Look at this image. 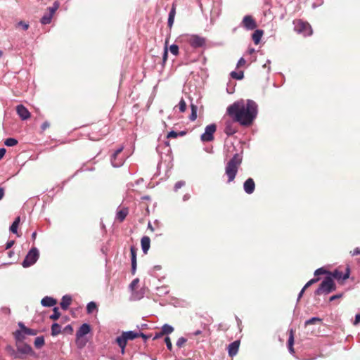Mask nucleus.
Listing matches in <instances>:
<instances>
[{
    "label": "nucleus",
    "mask_w": 360,
    "mask_h": 360,
    "mask_svg": "<svg viewBox=\"0 0 360 360\" xmlns=\"http://www.w3.org/2000/svg\"><path fill=\"white\" fill-rule=\"evenodd\" d=\"M150 239L148 236H143L141 240V245L142 251L143 253L146 254L150 248Z\"/></svg>",
    "instance_id": "23"
},
{
    "label": "nucleus",
    "mask_w": 360,
    "mask_h": 360,
    "mask_svg": "<svg viewBox=\"0 0 360 360\" xmlns=\"http://www.w3.org/2000/svg\"><path fill=\"white\" fill-rule=\"evenodd\" d=\"M97 309V305L96 302L91 301L89 302L86 305V312L87 314H92L94 310Z\"/></svg>",
    "instance_id": "36"
},
{
    "label": "nucleus",
    "mask_w": 360,
    "mask_h": 360,
    "mask_svg": "<svg viewBox=\"0 0 360 360\" xmlns=\"http://www.w3.org/2000/svg\"><path fill=\"white\" fill-rule=\"evenodd\" d=\"M342 297V293H340V294H337V295H332L330 299H329V301L330 302H332V301H334L337 299H339L340 297Z\"/></svg>",
    "instance_id": "57"
},
{
    "label": "nucleus",
    "mask_w": 360,
    "mask_h": 360,
    "mask_svg": "<svg viewBox=\"0 0 360 360\" xmlns=\"http://www.w3.org/2000/svg\"><path fill=\"white\" fill-rule=\"evenodd\" d=\"M41 304L44 307H53L56 304V300L53 297L46 296L41 300Z\"/></svg>",
    "instance_id": "25"
},
{
    "label": "nucleus",
    "mask_w": 360,
    "mask_h": 360,
    "mask_svg": "<svg viewBox=\"0 0 360 360\" xmlns=\"http://www.w3.org/2000/svg\"><path fill=\"white\" fill-rule=\"evenodd\" d=\"M124 149V146H121L118 148H117L114 153L112 154L110 158V162L114 167H120L123 165L125 158L123 155H120Z\"/></svg>",
    "instance_id": "7"
},
{
    "label": "nucleus",
    "mask_w": 360,
    "mask_h": 360,
    "mask_svg": "<svg viewBox=\"0 0 360 360\" xmlns=\"http://www.w3.org/2000/svg\"><path fill=\"white\" fill-rule=\"evenodd\" d=\"M235 122L234 119H228L224 121V132L228 137L233 136L238 131V127L235 124Z\"/></svg>",
    "instance_id": "10"
},
{
    "label": "nucleus",
    "mask_w": 360,
    "mask_h": 360,
    "mask_svg": "<svg viewBox=\"0 0 360 360\" xmlns=\"http://www.w3.org/2000/svg\"><path fill=\"white\" fill-rule=\"evenodd\" d=\"M294 345V334H293V330H290V335L288 340V349L290 354H295V350L293 348Z\"/></svg>",
    "instance_id": "24"
},
{
    "label": "nucleus",
    "mask_w": 360,
    "mask_h": 360,
    "mask_svg": "<svg viewBox=\"0 0 360 360\" xmlns=\"http://www.w3.org/2000/svg\"><path fill=\"white\" fill-rule=\"evenodd\" d=\"M227 113L243 127L252 124L258 114V105L255 101L248 99L246 103L240 100L230 105L226 110Z\"/></svg>",
    "instance_id": "1"
},
{
    "label": "nucleus",
    "mask_w": 360,
    "mask_h": 360,
    "mask_svg": "<svg viewBox=\"0 0 360 360\" xmlns=\"http://www.w3.org/2000/svg\"><path fill=\"white\" fill-rule=\"evenodd\" d=\"M17 351L23 359L25 355L31 354L33 353L31 346L25 342L15 343Z\"/></svg>",
    "instance_id": "12"
},
{
    "label": "nucleus",
    "mask_w": 360,
    "mask_h": 360,
    "mask_svg": "<svg viewBox=\"0 0 360 360\" xmlns=\"http://www.w3.org/2000/svg\"><path fill=\"white\" fill-rule=\"evenodd\" d=\"M115 342L117 344V345L120 347L121 349V354H124L125 352V347L127 345V338L124 334V332H122V335L120 336H117L115 339Z\"/></svg>",
    "instance_id": "18"
},
{
    "label": "nucleus",
    "mask_w": 360,
    "mask_h": 360,
    "mask_svg": "<svg viewBox=\"0 0 360 360\" xmlns=\"http://www.w3.org/2000/svg\"><path fill=\"white\" fill-rule=\"evenodd\" d=\"M230 75L233 79L240 80L244 77V72L243 71H238V72L232 71L231 72Z\"/></svg>",
    "instance_id": "37"
},
{
    "label": "nucleus",
    "mask_w": 360,
    "mask_h": 360,
    "mask_svg": "<svg viewBox=\"0 0 360 360\" xmlns=\"http://www.w3.org/2000/svg\"><path fill=\"white\" fill-rule=\"evenodd\" d=\"M18 25L21 26L24 30H27L29 27V25L23 21H20Z\"/></svg>",
    "instance_id": "54"
},
{
    "label": "nucleus",
    "mask_w": 360,
    "mask_h": 360,
    "mask_svg": "<svg viewBox=\"0 0 360 360\" xmlns=\"http://www.w3.org/2000/svg\"><path fill=\"white\" fill-rule=\"evenodd\" d=\"M139 333L135 332L133 330H129V331L124 332V334L127 341L129 340H132L136 338H139Z\"/></svg>",
    "instance_id": "31"
},
{
    "label": "nucleus",
    "mask_w": 360,
    "mask_h": 360,
    "mask_svg": "<svg viewBox=\"0 0 360 360\" xmlns=\"http://www.w3.org/2000/svg\"><path fill=\"white\" fill-rule=\"evenodd\" d=\"M322 321V319L317 316H314L309 319H307L304 322V325L307 326L308 325L314 324L316 323H320Z\"/></svg>",
    "instance_id": "39"
},
{
    "label": "nucleus",
    "mask_w": 360,
    "mask_h": 360,
    "mask_svg": "<svg viewBox=\"0 0 360 360\" xmlns=\"http://www.w3.org/2000/svg\"><path fill=\"white\" fill-rule=\"evenodd\" d=\"M179 46L174 44H172L169 47L170 52L174 56H177L179 54Z\"/></svg>",
    "instance_id": "44"
},
{
    "label": "nucleus",
    "mask_w": 360,
    "mask_h": 360,
    "mask_svg": "<svg viewBox=\"0 0 360 360\" xmlns=\"http://www.w3.org/2000/svg\"><path fill=\"white\" fill-rule=\"evenodd\" d=\"M14 243H15V240H13L7 241V243L6 244L5 249L6 250L10 249L14 245Z\"/></svg>",
    "instance_id": "58"
},
{
    "label": "nucleus",
    "mask_w": 360,
    "mask_h": 360,
    "mask_svg": "<svg viewBox=\"0 0 360 360\" xmlns=\"http://www.w3.org/2000/svg\"><path fill=\"white\" fill-rule=\"evenodd\" d=\"M14 338L15 343L23 342V340L25 338V333H24L23 330H16L14 333Z\"/></svg>",
    "instance_id": "28"
},
{
    "label": "nucleus",
    "mask_w": 360,
    "mask_h": 360,
    "mask_svg": "<svg viewBox=\"0 0 360 360\" xmlns=\"http://www.w3.org/2000/svg\"><path fill=\"white\" fill-rule=\"evenodd\" d=\"M131 263V274L134 275L136 270V249L134 246L130 248Z\"/></svg>",
    "instance_id": "19"
},
{
    "label": "nucleus",
    "mask_w": 360,
    "mask_h": 360,
    "mask_svg": "<svg viewBox=\"0 0 360 360\" xmlns=\"http://www.w3.org/2000/svg\"><path fill=\"white\" fill-rule=\"evenodd\" d=\"M16 112L22 120H26L30 117V112L22 104L16 106Z\"/></svg>",
    "instance_id": "14"
},
{
    "label": "nucleus",
    "mask_w": 360,
    "mask_h": 360,
    "mask_svg": "<svg viewBox=\"0 0 360 360\" xmlns=\"http://www.w3.org/2000/svg\"><path fill=\"white\" fill-rule=\"evenodd\" d=\"M323 274H328V276H329L331 274V272L324 269L323 267H321L317 269L314 274L315 277H318V276Z\"/></svg>",
    "instance_id": "41"
},
{
    "label": "nucleus",
    "mask_w": 360,
    "mask_h": 360,
    "mask_svg": "<svg viewBox=\"0 0 360 360\" xmlns=\"http://www.w3.org/2000/svg\"><path fill=\"white\" fill-rule=\"evenodd\" d=\"M6 153V150L4 148H0V160H1Z\"/></svg>",
    "instance_id": "62"
},
{
    "label": "nucleus",
    "mask_w": 360,
    "mask_h": 360,
    "mask_svg": "<svg viewBox=\"0 0 360 360\" xmlns=\"http://www.w3.org/2000/svg\"><path fill=\"white\" fill-rule=\"evenodd\" d=\"M139 278L134 279L129 285V288L131 290H134V288L136 286V285L139 283Z\"/></svg>",
    "instance_id": "52"
},
{
    "label": "nucleus",
    "mask_w": 360,
    "mask_h": 360,
    "mask_svg": "<svg viewBox=\"0 0 360 360\" xmlns=\"http://www.w3.org/2000/svg\"><path fill=\"white\" fill-rule=\"evenodd\" d=\"M239 345L240 342L238 340H236L229 345L228 352L230 356H233L238 353Z\"/></svg>",
    "instance_id": "20"
},
{
    "label": "nucleus",
    "mask_w": 360,
    "mask_h": 360,
    "mask_svg": "<svg viewBox=\"0 0 360 360\" xmlns=\"http://www.w3.org/2000/svg\"><path fill=\"white\" fill-rule=\"evenodd\" d=\"M191 113L189 116L191 121H195L197 118L198 107L193 103L191 104Z\"/></svg>",
    "instance_id": "32"
},
{
    "label": "nucleus",
    "mask_w": 360,
    "mask_h": 360,
    "mask_svg": "<svg viewBox=\"0 0 360 360\" xmlns=\"http://www.w3.org/2000/svg\"><path fill=\"white\" fill-rule=\"evenodd\" d=\"M186 341H187L186 338H185L184 337H181L177 340L176 345L178 347L181 348L184 346V345L186 342Z\"/></svg>",
    "instance_id": "47"
},
{
    "label": "nucleus",
    "mask_w": 360,
    "mask_h": 360,
    "mask_svg": "<svg viewBox=\"0 0 360 360\" xmlns=\"http://www.w3.org/2000/svg\"><path fill=\"white\" fill-rule=\"evenodd\" d=\"M335 289L336 286L333 278L330 276H327L315 290L314 294L316 295H319L322 293L327 295Z\"/></svg>",
    "instance_id": "4"
},
{
    "label": "nucleus",
    "mask_w": 360,
    "mask_h": 360,
    "mask_svg": "<svg viewBox=\"0 0 360 360\" xmlns=\"http://www.w3.org/2000/svg\"><path fill=\"white\" fill-rule=\"evenodd\" d=\"M179 136V134L178 132L174 131V130H172L170 131L168 134H167V137L168 139L169 138H172V139H174V138H177Z\"/></svg>",
    "instance_id": "51"
},
{
    "label": "nucleus",
    "mask_w": 360,
    "mask_h": 360,
    "mask_svg": "<svg viewBox=\"0 0 360 360\" xmlns=\"http://www.w3.org/2000/svg\"><path fill=\"white\" fill-rule=\"evenodd\" d=\"M185 185L184 181H177L174 186V191H177L179 188Z\"/></svg>",
    "instance_id": "49"
},
{
    "label": "nucleus",
    "mask_w": 360,
    "mask_h": 360,
    "mask_svg": "<svg viewBox=\"0 0 360 360\" xmlns=\"http://www.w3.org/2000/svg\"><path fill=\"white\" fill-rule=\"evenodd\" d=\"M23 331L24 333H25V335H36L37 333V330L27 327L25 328Z\"/></svg>",
    "instance_id": "46"
},
{
    "label": "nucleus",
    "mask_w": 360,
    "mask_h": 360,
    "mask_svg": "<svg viewBox=\"0 0 360 360\" xmlns=\"http://www.w3.org/2000/svg\"><path fill=\"white\" fill-rule=\"evenodd\" d=\"M350 274V268L349 266H347L345 273H342V271L335 269L331 274L330 275L333 278H335L337 281H345L349 278Z\"/></svg>",
    "instance_id": "13"
},
{
    "label": "nucleus",
    "mask_w": 360,
    "mask_h": 360,
    "mask_svg": "<svg viewBox=\"0 0 360 360\" xmlns=\"http://www.w3.org/2000/svg\"><path fill=\"white\" fill-rule=\"evenodd\" d=\"M235 86L236 84L232 81H229L226 86L227 93L229 94H232L235 91Z\"/></svg>",
    "instance_id": "42"
},
{
    "label": "nucleus",
    "mask_w": 360,
    "mask_h": 360,
    "mask_svg": "<svg viewBox=\"0 0 360 360\" xmlns=\"http://www.w3.org/2000/svg\"><path fill=\"white\" fill-rule=\"evenodd\" d=\"M241 26L247 30H253L257 27V23L252 15H247L244 16L241 22Z\"/></svg>",
    "instance_id": "11"
},
{
    "label": "nucleus",
    "mask_w": 360,
    "mask_h": 360,
    "mask_svg": "<svg viewBox=\"0 0 360 360\" xmlns=\"http://www.w3.org/2000/svg\"><path fill=\"white\" fill-rule=\"evenodd\" d=\"M72 302V297L70 295H65L63 296L61 302L60 303V307L63 310H67Z\"/></svg>",
    "instance_id": "22"
},
{
    "label": "nucleus",
    "mask_w": 360,
    "mask_h": 360,
    "mask_svg": "<svg viewBox=\"0 0 360 360\" xmlns=\"http://www.w3.org/2000/svg\"><path fill=\"white\" fill-rule=\"evenodd\" d=\"M360 323V314H356L355 316V319L353 322L354 325H357Z\"/></svg>",
    "instance_id": "60"
},
{
    "label": "nucleus",
    "mask_w": 360,
    "mask_h": 360,
    "mask_svg": "<svg viewBox=\"0 0 360 360\" xmlns=\"http://www.w3.org/2000/svg\"><path fill=\"white\" fill-rule=\"evenodd\" d=\"M128 214V207H124L121 208L120 206H119L116 211L115 219L119 222H122L125 219Z\"/></svg>",
    "instance_id": "15"
},
{
    "label": "nucleus",
    "mask_w": 360,
    "mask_h": 360,
    "mask_svg": "<svg viewBox=\"0 0 360 360\" xmlns=\"http://www.w3.org/2000/svg\"><path fill=\"white\" fill-rule=\"evenodd\" d=\"M241 162L242 156L238 153H236L226 165L225 173L228 176V183H231L234 180Z\"/></svg>",
    "instance_id": "3"
},
{
    "label": "nucleus",
    "mask_w": 360,
    "mask_h": 360,
    "mask_svg": "<svg viewBox=\"0 0 360 360\" xmlns=\"http://www.w3.org/2000/svg\"><path fill=\"white\" fill-rule=\"evenodd\" d=\"M63 332L68 334H72L73 332V328L70 324L67 325L63 328Z\"/></svg>",
    "instance_id": "50"
},
{
    "label": "nucleus",
    "mask_w": 360,
    "mask_h": 360,
    "mask_svg": "<svg viewBox=\"0 0 360 360\" xmlns=\"http://www.w3.org/2000/svg\"><path fill=\"white\" fill-rule=\"evenodd\" d=\"M61 332V326L58 323H53L51 326V335L56 336Z\"/></svg>",
    "instance_id": "30"
},
{
    "label": "nucleus",
    "mask_w": 360,
    "mask_h": 360,
    "mask_svg": "<svg viewBox=\"0 0 360 360\" xmlns=\"http://www.w3.org/2000/svg\"><path fill=\"white\" fill-rule=\"evenodd\" d=\"M18 143V140L15 138H8L4 141V144L8 147L14 146L17 145Z\"/></svg>",
    "instance_id": "40"
},
{
    "label": "nucleus",
    "mask_w": 360,
    "mask_h": 360,
    "mask_svg": "<svg viewBox=\"0 0 360 360\" xmlns=\"http://www.w3.org/2000/svg\"><path fill=\"white\" fill-rule=\"evenodd\" d=\"M176 15V5L172 4V8L169 12L167 25L171 29L173 26L174 18Z\"/></svg>",
    "instance_id": "21"
},
{
    "label": "nucleus",
    "mask_w": 360,
    "mask_h": 360,
    "mask_svg": "<svg viewBox=\"0 0 360 360\" xmlns=\"http://www.w3.org/2000/svg\"><path fill=\"white\" fill-rule=\"evenodd\" d=\"M167 55H168V50L167 45L165 47L163 55H162V60L163 63H165L167 59Z\"/></svg>",
    "instance_id": "53"
},
{
    "label": "nucleus",
    "mask_w": 360,
    "mask_h": 360,
    "mask_svg": "<svg viewBox=\"0 0 360 360\" xmlns=\"http://www.w3.org/2000/svg\"><path fill=\"white\" fill-rule=\"evenodd\" d=\"M139 337H141L143 339V341L146 342L148 340V339L150 338V335L140 332L139 333Z\"/></svg>",
    "instance_id": "56"
},
{
    "label": "nucleus",
    "mask_w": 360,
    "mask_h": 360,
    "mask_svg": "<svg viewBox=\"0 0 360 360\" xmlns=\"http://www.w3.org/2000/svg\"><path fill=\"white\" fill-rule=\"evenodd\" d=\"M161 330L164 335H169L174 331V328L171 325L165 323L162 326Z\"/></svg>",
    "instance_id": "34"
},
{
    "label": "nucleus",
    "mask_w": 360,
    "mask_h": 360,
    "mask_svg": "<svg viewBox=\"0 0 360 360\" xmlns=\"http://www.w3.org/2000/svg\"><path fill=\"white\" fill-rule=\"evenodd\" d=\"M294 30L304 37H309L312 34L311 25L302 20H295L293 21Z\"/></svg>",
    "instance_id": "5"
},
{
    "label": "nucleus",
    "mask_w": 360,
    "mask_h": 360,
    "mask_svg": "<svg viewBox=\"0 0 360 360\" xmlns=\"http://www.w3.org/2000/svg\"><path fill=\"white\" fill-rule=\"evenodd\" d=\"M217 130V125L215 124H210L207 125L203 134L200 136V140L202 142H210L214 139V134Z\"/></svg>",
    "instance_id": "8"
},
{
    "label": "nucleus",
    "mask_w": 360,
    "mask_h": 360,
    "mask_svg": "<svg viewBox=\"0 0 360 360\" xmlns=\"http://www.w3.org/2000/svg\"><path fill=\"white\" fill-rule=\"evenodd\" d=\"M34 344L37 348H41L44 345V336L41 335V336L37 337L34 340Z\"/></svg>",
    "instance_id": "35"
},
{
    "label": "nucleus",
    "mask_w": 360,
    "mask_h": 360,
    "mask_svg": "<svg viewBox=\"0 0 360 360\" xmlns=\"http://www.w3.org/2000/svg\"><path fill=\"white\" fill-rule=\"evenodd\" d=\"M91 330V326L89 323H83L78 330L76 333V338L77 340L79 339L80 338L84 336L85 335L90 333Z\"/></svg>",
    "instance_id": "16"
},
{
    "label": "nucleus",
    "mask_w": 360,
    "mask_h": 360,
    "mask_svg": "<svg viewBox=\"0 0 360 360\" xmlns=\"http://www.w3.org/2000/svg\"><path fill=\"white\" fill-rule=\"evenodd\" d=\"M50 124L48 121H45L41 125V129L42 131H45L46 129L49 128Z\"/></svg>",
    "instance_id": "55"
},
{
    "label": "nucleus",
    "mask_w": 360,
    "mask_h": 360,
    "mask_svg": "<svg viewBox=\"0 0 360 360\" xmlns=\"http://www.w3.org/2000/svg\"><path fill=\"white\" fill-rule=\"evenodd\" d=\"M186 103L183 98H181L179 104L174 108V110L178 108L180 112H184L186 110Z\"/></svg>",
    "instance_id": "33"
},
{
    "label": "nucleus",
    "mask_w": 360,
    "mask_h": 360,
    "mask_svg": "<svg viewBox=\"0 0 360 360\" xmlns=\"http://www.w3.org/2000/svg\"><path fill=\"white\" fill-rule=\"evenodd\" d=\"M270 63H271V60H267L266 63L264 64V65H263L264 68H267L268 72H269L271 70Z\"/></svg>",
    "instance_id": "61"
},
{
    "label": "nucleus",
    "mask_w": 360,
    "mask_h": 360,
    "mask_svg": "<svg viewBox=\"0 0 360 360\" xmlns=\"http://www.w3.org/2000/svg\"><path fill=\"white\" fill-rule=\"evenodd\" d=\"M60 316V313L59 311L58 307H55L53 309V314L50 316V319L53 320H57Z\"/></svg>",
    "instance_id": "43"
},
{
    "label": "nucleus",
    "mask_w": 360,
    "mask_h": 360,
    "mask_svg": "<svg viewBox=\"0 0 360 360\" xmlns=\"http://www.w3.org/2000/svg\"><path fill=\"white\" fill-rule=\"evenodd\" d=\"M6 351L13 359H22V356L19 354L17 349L15 350L11 345H7L6 347Z\"/></svg>",
    "instance_id": "26"
},
{
    "label": "nucleus",
    "mask_w": 360,
    "mask_h": 360,
    "mask_svg": "<svg viewBox=\"0 0 360 360\" xmlns=\"http://www.w3.org/2000/svg\"><path fill=\"white\" fill-rule=\"evenodd\" d=\"M60 3L58 1L53 2V6L49 7V13H44L40 19V22L42 25H48L51 23L54 13L58 9Z\"/></svg>",
    "instance_id": "9"
},
{
    "label": "nucleus",
    "mask_w": 360,
    "mask_h": 360,
    "mask_svg": "<svg viewBox=\"0 0 360 360\" xmlns=\"http://www.w3.org/2000/svg\"><path fill=\"white\" fill-rule=\"evenodd\" d=\"M20 217H18L15 219L12 224L11 225L9 230L11 233L17 234L18 233V227L20 223Z\"/></svg>",
    "instance_id": "29"
},
{
    "label": "nucleus",
    "mask_w": 360,
    "mask_h": 360,
    "mask_svg": "<svg viewBox=\"0 0 360 360\" xmlns=\"http://www.w3.org/2000/svg\"><path fill=\"white\" fill-rule=\"evenodd\" d=\"M163 146L166 148L167 152L169 153L171 149H170L169 143L168 141H164V143L162 144L160 143L158 145V146L156 147V150L158 151V153H162V151H161V148Z\"/></svg>",
    "instance_id": "38"
},
{
    "label": "nucleus",
    "mask_w": 360,
    "mask_h": 360,
    "mask_svg": "<svg viewBox=\"0 0 360 360\" xmlns=\"http://www.w3.org/2000/svg\"><path fill=\"white\" fill-rule=\"evenodd\" d=\"M165 342L166 344L167 348L168 350L172 351V344L170 340V338L169 336H166L165 338Z\"/></svg>",
    "instance_id": "48"
},
{
    "label": "nucleus",
    "mask_w": 360,
    "mask_h": 360,
    "mask_svg": "<svg viewBox=\"0 0 360 360\" xmlns=\"http://www.w3.org/2000/svg\"><path fill=\"white\" fill-rule=\"evenodd\" d=\"M39 257V250L37 248H32L26 255L22 265L23 267L27 268L34 264Z\"/></svg>",
    "instance_id": "6"
},
{
    "label": "nucleus",
    "mask_w": 360,
    "mask_h": 360,
    "mask_svg": "<svg viewBox=\"0 0 360 360\" xmlns=\"http://www.w3.org/2000/svg\"><path fill=\"white\" fill-rule=\"evenodd\" d=\"M320 280V278L319 277H315L311 278V280H309L304 286V289H306L308 287H309L310 285L317 283Z\"/></svg>",
    "instance_id": "45"
},
{
    "label": "nucleus",
    "mask_w": 360,
    "mask_h": 360,
    "mask_svg": "<svg viewBox=\"0 0 360 360\" xmlns=\"http://www.w3.org/2000/svg\"><path fill=\"white\" fill-rule=\"evenodd\" d=\"M180 41L182 44L181 48L188 52L186 44H188L193 49L203 48L206 46V39L198 34H184L180 37Z\"/></svg>",
    "instance_id": "2"
},
{
    "label": "nucleus",
    "mask_w": 360,
    "mask_h": 360,
    "mask_svg": "<svg viewBox=\"0 0 360 360\" xmlns=\"http://www.w3.org/2000/svg\"><path fill=\"white\" fill-rule=\"evenodd\" d=\"M245 63V60L243 58H240L237 63V66L243 65Z\"/></svg>",
    "instance_id": "63"
},
{
    "label": "nucleus",
    "mask_w": 360,
    "mask_h": 360,
    "mask_svg": "<svg viewBox=\"0 0 360 360\" xmlns=\"http://www.w3.org/2000/svg\"><path fill=\"white\" fill-rule=\"evenodd\" d=\"M255 188V181L252 178H248L243 184V189L248 194H252Z\"/></svg>",
    "instance_id": "17"
},
{
    "label": "nucleus",
    "mask_w": 360,
    "mask_h": 360,
    "mask_svg": "<svg viewBox=\"0 0 360 360\" xmlns=\"http://www.w3.org/2000/svg\"><path fill=\"white\" fill-rule=\"evenodd\" d=\"M262 35L263 30H257L254 32L252 35V39L255 44H258L260 42Z\"/></svg>",
    "instance_id": "27"
},
{
    "label": "nucleus",
    "mask_w": 360,
    "mask_h": 360,
    "mask_svg": "<svg viewBox=\"0 0 360 360\" xmlns=\"http://www.w3.org/2000/svg\"><path fill=\"white\" fill-rule=\"evenodd\" d=\"M352 256H354V255H360V248H356L352 253Z\"/></svg>",
    "instance_id": "64"
},
{
    "label": "nucleus",
    "mask_w": 360,
    "mask_h": 360,
    "mask_svg": "<svg viewBox=\"0 0 360 360\" xmlns=\"http://www.w3.org/2000/svg\"><path fill=\"white\" fill-rule=\"evenodd\" d=\"M164 335V333L162 332V330H160V332H158L155 334L154 337H153V340H157L158 338H160L161 337H162Z\"/></svg>",
    "instance_id": "59"
}]
</instances>
